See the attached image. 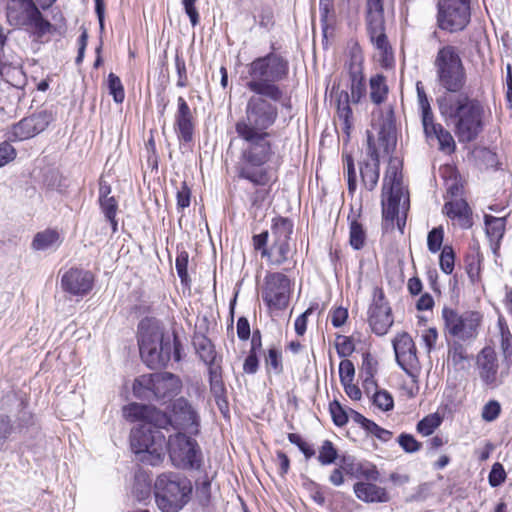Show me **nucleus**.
<instances>
[{
  "mask_svg": "<svg viewBox=\"0 0 512 512\" xmlns=\"http://www.w3.org/2000/svg\"><path fill=\"white\" fill-rule=\"evenodd\" d=\"M250 93L244 115L235 124L237 136L244 143L238 175L254 185L266 186L276 179L271 169L264 166L274 155L269 130L279 118L278 104L291 108L290 98L281 94Z\"/></svg>",
  "mask_w": 512,
  "mask_h": 512,
  "instance_id": "1",
  "label": "nucleus"
},
{
  "mask_svg": "<svg viewBox=\"0 0 512 512\" xmlns=\"http://www.w3.org/2000/svg\"><path fill=\"white\" fill-rule=\"evenodd\" d=\"M130 421H140L130 434V445L138 460L147 465H159L165 456L166 440L159 429L171 424L169 416L154 406L131 403L123 408Z\"/></svg>",
  "mask_w": 512,
  "mask_h": 512,
  "instance_id": "2",
  "label": "nucleus"
},
{
  "mask_svg": "<svg viewBox=\"0 0 512 512\" xmlns=\"http://www.w3.org/2000/svg\"><path fill=\"white\" fill-rule=\"evenodd\" d=\"M439 113L453 130L460 143L474 141L484 129V107L479 100L465 93L443 94L436 100Z\"/></svg>",
  "mask_w": 512,
  "mask_h": 512,
  "instance_id": "3",
  "label": "nucleus"
},
{
  "mask_svg": "<svg viewBox=\"0 0 512 512\" xmlns=\"http://www.w3.org/2000/svg\"><path fill=\"white\" fill-rule=\"evenodd\" d=\"M138 344L143 362L151 369L161 368L173 358L182 359L183 347L177 335H164L162 329L150 320H142L138 326Z\"/></svg>",
  "mask_w": 512,
  "mask_h": 512,
  "instance_id": "4",
  "label": "nucleus"
},
{
  "mask_svg": "<svg viewBox=\"0 0 512 512\" xmlns=\"http://www.w3.org/2000/svg\"><path fill=\"white\" fill-rule=\"evenodd\" d=\"M402 161L390 158L382 185V218L386 229H393L394 222L401 232L409 209L408 191L403 186Z\"/></svg>",
  "mask_w": 512,
  "mask_h": 512,
  "instance_id": "5",
  "label": "nucleus"
},
{
  "mask_svg": "<svg viewBox=\"0 0 512 512\" xmlns=\"http://www.w3.org/2000/svg\"><path fill=\"white\" fill-rule=\"evenodd\" d=\"M246 75L242 76L244 86L249 92L286 95L278 84L289 74V61L274 51L255 58L245 66Z\"/></svg>",
  "mask_w": 512,
  "mask_h": 512,
  "instance_id": "6",
  "label": "nucleus"
},
{
  "mask_svg": "<svg viewBox=\"0 0 512 512\" xmlns=\"http://www.w3.org/2000/svg\"><path fill=\"white\" fill-rule=\"evenodd\" d=\"M433 67L438 86L444 94H459L467 82V74L458 48L447 44L441 46L434 58Z\"/></svg>",
  "mask_w": 512,
  "mask_h": 512,
  "instance_id": "7",
  "label": "nucleus"
},
{
  "mask_svg": "<svg viewBox=\"0 0 512 512\" xmlns=\"http://www.w3.org/2000/svg\"><path fill=\"white\" fill-rule=\"evenodd\" d=\"M191 481L180 474L165 472L154 482V496L162 512H179L191 499Z\"/></svg>",
  "mask_w": 512,
  "mask_h": 512,
  "instance_id": "8",
  "label": "nucleus"
},
{
  "mask_svg": "<svg viewBox=\"0 0 512 512\" xmlns=\"http://www.w3.org/2000/svg\"><path fill=\"white\" fill-rule=\"evenodd\" d=\"M362 63L363 56L358 46L351 49L350 62H349V74H350V95L347 91L341 90L336 91V103H337V114L339 119L342 121L343 130L347 135L352 127V109L350 107V101L358 103L363 95L365 94V84L362 75Z\"/></svg>",
  "mask_w": 512,
  "mask_h": 512,
  "instance_id": "9",
  "label": "nucleus"
},
{
  "mask_svg": "<svg viewBox=\"0 0 512 512\" xmlns=\"http://www.w3.org/2000/svg\"><path fill=\"white\" fill-rule=\"evenodd\" d=\"M181 388L180 378L168 372L144 374L133 383L134 395L144 400H170L180 393Z\"/></svg>",
  "mask_w": 512,
  "mask_h": 512,
  "instance_id": "10",
  "label": "nucleus"
},
{
  "mask_svg": "<svg viewBox=\"0 0 512 512\" xmlns=\"http://www.w3.org/2000/svg\"><path fill=\"white\" fill-rule=\"evenodd\" d=\"M6 18L10 26L34 29L40 34H45L51 27L33 0H7Z\"/></svg>",
  "mask_w": 512,
  "mask_h": 512,
  "instance_id": "11",
  "label": "nucleus"
},
{
  "mask_svg": "<svg viewBox=\"0 0 512 512\" xmlns=\"http://www.w3.org/2000/svg\"><path fill=\"white\" fill-rule=\"evenodd\" d=\"M471 20L470 0H439L437 27L449 33L463 31Z\"/></svg>",
  "mask_w": 512,
  "mask_h": 512,
  "instance_id": "12",
  "label": "nucleus"
},
{
  "mask_svg": "<svg viewBox=\"0 0 512 512\" xmlns=\"http://www.w3.org/2000/svg\"><path fill=\"white\" fill-rule=\"evenodd\" d=\"M442 318L447 333L464 342L476 339L482 320L479 312L465 311L459 313L446 306L442 309Z\"/></svg>",
  "mask_w": 512,
  "mask_h": 512,
  "instance_id": "13",
  "label": "nucleus"
},
{
  "mask_svg": "<svg viewBox=\"0 0 512 512\" xmlns=\"http://www.w3.org/2000/svg\"><path fill=\"white\" fill-rule=\"evenodd\" d=\"M293 233V223L287 218H276L271 227V243L268 250H263L262 257L269 264L280 266L288 260L291 250L290 240Z\"/></svg>",
  "mask_w": 512,
  "mask_h": 512,
  "instance_id": "14",
  "label": "nucleus"
},
{
  "mask_svg": "<svg viewBox=\"0 0 512 512\" xmlns=\"http://www.w3.org/2000/svg\"><path fill=\"white\" fill-rule=\"evenodd\" d=\"M173 465L180 469H199L201 466V450L197 442L178 432L169 436L166 443Z\"/></svg>",
  "mask_w": 512,
  "mask_h": 512,
  "instance_id": "15",
  "label": "nucleus"
},
{
  "mask_svg": "<svg viewBox=\"0 0 512 512\" xmlns=\"http://www.w3.org/2000/svg\"><path fill=\"white\" fill-rule=\"evenodd\" d=\"M291 280L281 272H270L264 277L261 297L268 308L284 310L290 300Z\"/></svg>",
  "mask_w": 512,
  "mask_h": 512,
  "instance_id": "16",
  "label": "nucleus"
},
{
  "mask_svg": "<svg viewBox=\"0 0 512 512\" xmlns=\"http://www.w3.org/2000/svg\"><path fill=\"white\" fill-rule=\"evenodd\" d=\"M366 29L370 41L383 55L391 51L386 32L383 0H366Z\"/></svg>",
  "mask_w": 512,
  "mask_h": 512,
  "instance_id": "17",
  "label": "nucleus"
},
{
  "mask_svg": "<svg viewBox=\"0 0 512 512\" xmlns=\"http://www.w3.org/2000/svg\"><path fill=\"white\" fill-rule=\"evenodd\" d=\"M476 366L481 381L489 388H497L504 383L509 371L499 370L496 351L490 346L484 347L476 357Z\"/></svg>",
  "mask_w": 512,
  "mask_h": 512,
  "instance_id": "18",
  "label": "nucleus"
},
{
  "mask_svg": "<svg viewBox=\"0 0 512 512\" xmlns=\"http://www.w3.org/2000/svg\"><path fill=\"white\" fill-rule=\"evenodd\" d=\"M51 121L50 115L41 111L23 118L9 132L10 141H24L44 131Z\"/></svg>",
  "mask_w": 512,
  "mask_h": 512,
  "instance_id": "19",
  "label": "nucleus"
},
{
  "mask_svg": "<svg viewBox=\"0 0 512 512\" xmlns=\"http://www.w3.org/2000/svg\"><path fill=\"white\" fill-rule=\"evenodd\" d=\"M367 142L366 157L359 164V172L364 187L369 191H373L379 181L380 160L378 150L370 134H368Z\"/></svg>",
  "mask_w": 512,
  "mask_h": 512,
  "instance_id": "20",
  "label": "nucleus"
},
{
  "mask_svg": "<svg viewBox=\"0 0 512 512\" xmlns=\"http://www.w3.org/2000/svg\"><path fill=\"white\" fill-rule=\"evenodd\" d=\"M368 314V322L372 331L379 336L385 335L393 324V318L391 308L385 301L382 291L375 295Z\"/></svg>",
  "mask_w": 512,
  "mask_h": 512,
  "instance_id": "21",
  "label": "nucleus"
},
{
  "mask_svg": "<svg viewBox=\"0 0 512 512\" xmlns=\"http://www.w3.org/2000/svg\"><path fill=\"white\" fill-rule=\"evenodd\" d=\"M172 418L169 426L196 434L199 427V416L196 410L185 398H178L172 406Z\"/></svg>",
  "mask_w": 512,
  "mask_h": 512,
  "instance_id": "22",
  "label": "nucleus"
},
{
  "mask_svg": "<svg viewBox=\"0 0 512 512\" xmlns=\"http://www.w3.org/2000/svg\"><path fill=\"white\" fill-rule=\"evenodd\" d=\"M93 284V274L80 268H70L61 278L63 290L74 296L87 295L92 290Z\"/></svg>",
  "mask_w": 512,
  "mask_h": 512,
  "instance_id": "23",
  "label": "nucleus"
},
{
  "mask_svg": "<svg viewBox=\"0 0 512 512\" xmlns=\"http://www.w3.org/2000/svg\"><path fill=\"white\" fill-rule=\"evenodd\" d=\"M393 348L397 363L404 371L415 367L418 362L416 347L408 333L398 334L393 340Z\"/></svg>",
  "mask_w": 512,
  "mask_h": 512,
  "instance_id": "24",
  "label": "nucleus"
},
{
  "mask_svg": "<svg viewBox=\"0 0 512 512\" xmlns=\"http://www.w3.org/2000/svg\"><path fill=\"white\" fill-rule=\"evenodd\" d=\"M178 109L175 114V127L178 138L184 142H190L193 138V117L186 100L180 96L177 99Z\"/></svg>",
  "mask_w": 512,
  "mask_h": 512,
  "instance_id": "25",
  "label": "nucleus"
},
{
  "mask_svg": "<svg viewBox=\"0 0 512 512\" xmlns=\"http://www.w3.org/2000/svg\"><path fill=\"white\" fill-rule=\"evenodd\" d=\"M443 211L455 226L468 229L473 224L472 211L467 202L463 199H455L446 202Z\"/></svg>",
  "mask_w": 512,
  "mask_h": 512,
  "instance_id": "26",
  "label": "nucleus"
},
{
  "mask_svg": "<svg viewBox=\"0 0 512 512\" xmlns=\"http://www.w3.org/2000/svg\"><path fill=\"white\" fill-rule=\"evenodd\" d=\"M353 490L356 497L366 503H386L390 500L385 488L371 482H357Z\"/></svg>",
  "mask_w": 512,
  "mask_h": 512,
  "instance_id": "27",
  "label": "nucleus"
},
{
  "mask_svg": "<svg viewBox=\"0 0 512 512\" xmlns=\"http://www.w3.org/2000/svg\"><path fill=\"white\" fill-rule=\"evenodd\" d=\"M210 391L216 399V403L222 410L223 405H227L226 387L222 377V367L220 364H213L208 368Z\"/></svg>",
  "mask_w": 512,
  "mask_h": 512,
  "instance_id": "28",
  "label": "nucleus"
},
{
  "mask_svg": "<svg viewBox=\"0 0 512 512\" xmlns=\"http://www.w3.org/2000/svg\"><path fill=\"white\" fill-rule=\"evenodd\" d=\"M60 244V235L55 229H45L38 232L31 243L32 249L36 251H45Z\"/></svg>",
  "mask_w": 512,
  "mask_h": 512,
  "instance_id": "29",
  "label": "nucleus"
},
{
  "mask_svg": "<svg viewBox=\"0 0 512 512\" xmlns=\"http://www.w3.org/2000/svg\"><path fill=\"white\" fill-rule=\"evenodd\" d=\"M195 348L200 359L208 366V368L213 364H220L217 361V354L214 345L208 338L204 336L198 337L195 340Z\"/></svg>",
  "mask_w": 512,
  "mask_h": 512,
  "instance_id": "30",
  "label": "nucleus"
},
{
  "mask_svg": "<svg viewBox=\"0 0 512 512\" xmlns=\"http://www.w3.org/2000/svg\"><path fill=\"white\" fill-rule=\"evenodd\" d=\"M378 144L385 153H390L396 146L395 129L391 123H384L378 131Z\"/></svg>",
  "mask_w": 512,
  "mask_h": 512,
  "instance_id": "31",
  "label": "nucleus"
},
{
  "mask_svg": "<svg viewBox=\"0 0 512 512\" xmlns=\"http://www.w3.org/2000/svg\"><path fill=\"white\" fill-rule=\"evenodd\" d=\"M388 94L385 77L377 74L370 79V98L377 105L385 101Z\"/></svg>",
  "mask_w": 512,
  "mask_h": 512,
  "instance_id": "32",
  "label": "nucleus"
},
{
  "mask_svg": "<svg viewBox=\"0 0 512 512\" xmlns=\"http://www.w3.org/2000/svg\"><path fill=\"white\" fill-rule=\"evenodd\" d=\"M500 332V346L507 362L512 361V334L503 316L498 318Z\"/></svg>",
  "mask_w": 512,
  "mask_h": 512,
  "instance_id": "33",
  "label": "nucleus"
},
{
  "mask_svg": "<svg viewBox=\"0 0 512 512\" xmlns=\"http://www.w3.org/2000/svg\"><path fill=\"white\" fill-rule=\"evenodd\" d=\"M484 222L486 234L491 241H498L503 237L505 231L504 217H494L486 214L484 216Z\"/></svg>",
  "mask_w": 512,
  "mask_h": 512,
  "instance_id": "34",
  "label": "nucleus"
},
{
  "mask_svg": "<svg viewBox=\"0 0 512 512\" xmlns=\"http://www.w3.org/2000/svg\"><path fill=\"white\" fill-rule=\"evenodd\" d=\"M100 208L105 218L109 221L112 231L116 232L118 229V222L116 214L118 210V202L114 197L99 200Z\"/></svg>",
  "mask_w": 512,
  "mask_h": 512,
  "instance_id": "35",
  "label": "nucleus"
},
{
  "mask_svg": "<svg viewBox=\"0 0 512 512\" xmlns=\"http://www.w3.org/2000/svg\"><path fill=\"white\" fill-rule=\"evenodd\" d=\"M344 173L347 178L348 191L354 193L357 188V172L352 156L348 153L342 154Z\"/></svg>",
  "mask_w": 512,
  "mask_h": 512,
  "instance_id": "36",
  "label": "nucleus"
},
{
  "mask_svg": "<svg viewBox=\"0 0 512 512\" xmlns=\"http://www.w3.org/2000/svg\"><path fill=\"white\" fill-rule=\"evenodd\" d=\"M448 360L460 369H463L468 362L467 349L459 342H454L448 351Z\"/></svg>",
  "mask_w": 512,
  "mask_h": 512,
  "instance_id": "37",
  "label": "nucleus"
},
{
  "mask_svg": "<svg viewBox=\"0 0 512 512\" xmlns=\"http://www.w3.org/2000/svg\"><path fill=\"white\" fill-rule=\"evenodd\" d=\"M442 423V417L438 413L429 414L417 424V431L423 436L431 435Z\"/></svg>",
  "mask_w": 512,
  "mask_h": 512,
  "instance_id": "38",
  "label": "nucleus"
},
{
  "mask_svg": "<svg viewBox=\"0 0 512 512\" xmlns=\"http://www.w3.org/2000/svg\"><path fill=\"white\" fill-rule=\"evenodd\" d=\"M320 22L324 36L327 30L333 25V4L331 0H320L319 3Z\"/></svg>",
  "mask_w": 512,
  "mask_h": 512,
  "instance_id": "39",
  "label": "nucleus"
},
{
  "mask_svg": "<svg viewBox=\"0 0 512 512\" xmlns=\"http://www.w3.org/2000/svg\"><path fill=\"white\" fill-rule=\"evenodd\" d=\"M265 365L268 373L281 374L283 371L281 352L274 347L270 348L265 356Z\"/></svg>",
  "mask_w": 512,
  "mask_h": 512,
  "instance_id": "40",
  "label": "nucleus"
},
{
  "mask_svg": "<svg viewBox=\"0 0 512 512\" xmlns=\"http://www.w3.org/2000/svg\"><path fill=\"white\" fill-rule=\"evenodd\" d=\"M338 457L337 449L330 440L323 441L318 455V461L321 465L326 466L335 462Z\"/></svg>",
  "mask_w": 512,
  "mask_h": 512,
  "instance_id": "41",
  "label": "nucleus"
},
{
  "mask_svg": "<svg viewBox=\"0 0 512 512\" xmlns=\"http://www.w3.org/2000/svg\"><path fill=\"white\" fill-rule=\"evenodd\" d=\"M366 240V233L360 223L352 221L350 224V245L355 250L363 248Z\"/></svg>",
  "mask_w": 512,
  "mask_h": 512,
  "instance_id": "42",
  "label": "nucleus"
},
{
  "mask_svg": "<svg viewBox=\"0 0 512 512\" xmlns=\"http://www.w3.org/2000/svg\"><path fill=\"white\" fill-rule=\"evenodd\" d=\"M109 93L113 96L116 103H122L125 98V92L120 78L114 73L108 75Z\"/></svg>",
  "mask_w": 512,
  "mask_h": 512,
  "instance_id": "43",
  "label": "nucleus"
},
{
  "mask_svg": "<svg viewBox=\"0 0 512 512\" xmlns=\"http://www.w3.org/2000/svg\"><path fill=\"white\" fill-rule=\"evenodd\" d=\"M439 136L437 138L439 144V150L451 154L456 149V143L452 134L445 128L438 127Z\"/></svg>",
  "mask_w": 512,
  "mask_h": 512,
  "instance_id": "44",
  "label": "nucleus"
},
{
  "mask_svg": "<svg viewBox=\"0 0 512 512\" xmlns=\"http://www.w3.org/2000/svg\"><path fill=\"white\" fill-rule=\"evenodd\" d=\"M373 404L382 411H390L394 407V400L388 391L377 390L373 395Z\"/></svg>",
  "mask_w": 512,
  "mask_h": 512,
  "instance_id": "45",
  "label": "nucleus"
},
{
  "mask_svg": "<svg viewBox=\"0 0 512 512\" xmlns=\"http://www.w3.org/2000/svg\"><path fill=\"white\" fill-rule=\"evenodd\" d=\"M151 492L150 482L145 476L139 475L135 477V484L133 486V493L138 500H145L149 497Z\"/></svg>",
  "mask_w": 512,
  "mask_h": 512,
  "instance_id": "46",
  "label": "nucleus"
},
{
  "mask_svg": "<svg viewBox=\"0 0 512 512\" xmlns=\"http://www.w3.org/2000/svg\"><path fill=\"white\" fill-rule=\"evenodd\" d=\"M454 251L451 246H444L440 254V268L445 274H451L454 269Z\"/></svg>",
  "mask_w": 512,
  "mask_h": 512,
  "instance_id": "47",
  "label": "nucleus"
},
{
  "mask_svg": "<svg viewBox=\"0 0 512 512\" xmlns=\"http://www.w3.org/2000/svg\"><path fill=\"white\" fill-rule=\"evenodd\" d=\"M422 126L427 139H437L438 127L444 128L440 123L435 122L433 113L422 117Z\"/></svg>",
  "mask_w": 512,
  "mask_h": 512,
  "instance_id": "48",
  "label": "nucleus"
},
{
  "mask_svg": "<svg viewBox=\"0 0 512 512\" xmlns=\"http://www.w3.org/2000/svg\"><path fill=\"white\" fill-rule=\"evenodd\" d=\"M444 231L442 227L433 228L427 237V246L430 252L436 253L441 249Z\"/></svg>",
  "mask_w": 512,
  "mask_h": 512,
  "instance_id": "49",
  "label": "nucleus"
},
{
  "mask_svg": "<svg viewBox=\"0 0 512 512\" xmlns=\"http://www.w3.org/2000/svg\"><path fill=\"white\" fill-rule=\"evenodd\" d=\"M188 259L189 255L186 251H182L178 254L175 261V268L181 282L187 284L189 276H188Z\"/></svg>",
  "mask_w": 512,
  "mask_h": 512,
  "instance_id": "50",
  "label": "nucleus"
},
{
  "mask_svg": "<svg viewBox=\"0 0 512 512\" xmlns=\"http://www.w3.org/2000/svg\"><path fill=\"white\" fill-rule=\"evenodd\" d=\"M329 410L335 425L342 427L348 422V416L339 402H331Z\"/></svg>",
  "mask_w": 512,
  "mask_h": 512,
  "instance_id": "51",
  "label": "nucleus"
},
{
  "mask_svg": "<svg viewBox=\"0 0 512 512\" xmlns=\"http://www.w3.org/2000/svg\"><path fill=\"white\" fill-rule=\"evenodd\" d=\"M398 443L401 448L407 453H414L420 450L421 443L418 442L414 436L402 433L398 437Z\"/></svg>",
  "mask_w": 512,
  "mask_h": 512,
  "instance_id": "52",
  "label": "nucleus"
},
{
  "mask_svg": "<svg viewBox=\"0 0 512 512\" xmlns=\"http://www.w3.org/2000/svg\"><path fill=\"white\" fill-rule=\"evenodd\" d=\"M335 346L340 357H347L354 351V344L347 336H337Z\"/></svg>",
  "mask_w": 512,
  "mask_h": 512,
  "instance_id": "53",
  "label": "nucleus"
},
{
  "mask_svg": "<svg viewBox=\"0 0 512 512\" xmlns=\"http://www.w3.org/2000/svg\"><path fill=\"white\" fill-rule=\"evenodd\" d=\"M506 479V472L500 463H495L489 473V484L492 487L501 485Z\"/></svg>",
  "mask_w": 512,
  "mask_h": 512,
  "instance_id": "54",
  "label": "nucleus"
},
{
  "mask_svg": "<svg viewBox=\"0 0 512 512\" xmlns=\"http://www.w3.org/2000/svg\"><path fill=\"white\" fill-rule=\"evenodd\" d=\"M288 440L296 445L300 451L304 454L306 459H309L315 455V451L313 448H311L302 438L299 434L296 433H289L288 434Z\"/></svg>",
  "mask_w": 512,
  "mask_h": 512,
  "instance_id": "55",
  "label": "nucleus"
},
{
  "mask_svg": "<svg viewBox=\"0 0 512 512\" xmlns=\"http://www.w3.org/2000/svg\"><path fill=\"white\" fill-rule=\"evenodd\" d=\"M198 0H181L184 11L189 17L190 23L193 27L200 23V16L195 6Z\"/></svg>",
  "mask_w": 512,
  "mask_h": 512,
  "instance_id": "56",
  "label": "nucleus"
},
{
  "mask_svg": "<svg viewBox=\"0 0 512 512\" xmlns=\"http://www.w3.org/2000/svg\"><path fill=\"white\" fill-rule=\"evenodd\" d=\"M339 374L343 384L351 382L355 374L353 363L350 360H342L339 364Z\"/></svg>",
  "mask_w": 512,
  "mask_h": 512,
  "instance_id": "57",
  "label": "nucleus"
},
{
  "mask_svg": "<svg viewBox=\"0 0 512 512\" xmlns=\"http://www.w3.org/2000/svg\"><path fill=\"white\" fill-rule=\"evenodd\" d=\"M16 157L15 148L8 142L0 144V167H3L7 163L13 161Z\"/></svg>",
  "mask_w": 512,
  "mask_h": 512,
  "instance_id": "58",
  "label": "nucleus"
},
{
  "mask_svg": "<svg viewBox=\"0 0 512 512\" xmlns=\"http://www.w3.org/2000/svg\"><path fill=\"white\" fill-rule=\"evenodd\" d=\"M417 97H418V103L421 109V116L424 117L426 115L432 114V109L430 106V103L428 101L427 95L425 93L424 88L421 86V83L418 82L417 86Z\"/></svg>",
  "mask_w": 512,
  "mask_h": 512,
  "instance_id": "59",
  "label": "nucleus"
},
{
  "mask_svg": "<svg viewBox=\"0 0 512 512\" xmlns=\"http://www.w3.org/2000/svg\"><path fill=\"white\" fill-rule=\"evenodd\" d=\"M500 414V405L497 401H489L482 410V418L488 422L494 421Z\"/></svg>",
  "mask_w": 512,
  "mask_h": 512,
  "instance_id": "60",
  "label": "nucleus"
},
{
  "mask_svg": "<svg viewBox=\"0 0 512 512\" xmlns=\"http://www.w3.org/2000/svg\"><path fill=\"white\" fill-rule=\"evenodd\" d=\"M13 431V425L6 416H0V450Z\"/></svg>",
  "mask_w": 512,
  "mask_h": 512,
  "instance_id": "61",
  "label": "nucleus"
},
{
  "mask_svg": "<svg viewBox=\"0 0 512 512\" xmlns=\"http://www.w3.org/2000/svg\"><path fill=\"white\" fill-rule=\"evenodd\" d=\"M191 191L186 182H182L181 188L177 192V207L184 209L190 205Z\"/></svg>",
  "mask_w": 512,
  "mask_h": 512,
  "instance_id": "62",
  "label": "nucleus"
},
{
  "mask_svg": "<svg viewBox=\"0 0 512 512\" xmlns=\"http://www.w3.org/2000/svg\"><path fill=\"white\" fill-rule=\"evenodd\" d=\"M259 361L257 357V353L254 351H249L248 356L246 357L243 364V371L246 374H255L258 371Z\"/></svg>",
  "mask_w": 512,
  "mask_h": 512,
  "instance_id": "63",
  "label": "nucleus"
},
{
  "mask_svg": "<svg viewBox=\"0 0 512 512\" xmlns=\"http://www.w3.org/2000/svg\"><path fill=\"white\" fill-rule=\"evenodd\" d=\"M365 430L367 432L375 435L378 439H380L382 441H388L390 439V437H391V432H389L388 430L380 427L379 425H377L373 421L368 422V425L365 428Z\"/></svg>",
  "mask_w": 512,
  "mask_h": 512,
  "instance_id": "64",
  "label": "nucleus"
}]
</instances>
